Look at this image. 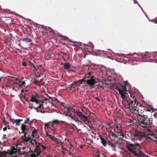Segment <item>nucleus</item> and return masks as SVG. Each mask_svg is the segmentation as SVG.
Masks as SVG:
<instances>
[{
  "instance_id": "nucleus-5",
  "label": "nucleus",
  "mask_w": 157,
  "mask_h": 157,
  "mask_svg": "<svg viewBox=\"0 0 157 157\" xmlns=\"http://www.w3.org/2000/svg\"><path fill=\"white\" fill-rule=\"evenodd\" d=\"M128 103V104L127 107V109L130 111H134L136 110V108L138 105L136 100H135L134 101H131Z\"/></svg>"
},
{
  "instance_id": "nucleus-24",
  "label": "nucleus",
  "mask_w": 157,
  "mask_h": 157,
  "mask_svg": "<svg viewBox=\"0 0 157 157\" xmlns=\"http://www.w3.org/2000/svg\"><path fill=\"white\" fill-rule=\"evenodd\" d=\"M68 39L66 37H63L62 39L60 40V42L63 44H64L66 43V42L68 41Z\"/></svg>"
},
{
  "instance_id": "nucleus-17",
  "label": "nucleus",
  "mask_w": 157,
  "mask_h": 157,
  "mask_svg": "<svg viewBox=\"0 0 157 157\" xmlns=\"http://www.w3.org/2000/svg\"><path fill=\"white\" fill-rule=\"evenodd\" d=\"M102 144L104 147L106 146L107 142L105 139L101 136H100Z\"/></svg>"
},
{
  "instance_id": "nucleus-59",
  "label": "nucleus",
  "mask_w": 157,
  "mask_h": 157,
  "mask_svg": "<svg viewBox=\"0 0 157 157\" xmlns=\"http://www.w3.org/2000/svg\"><path fill=\"white\" fill-rule=\"evenodd\" d=\"M38 83V80H35L34 82V83L35 84L37 85Z\"/></svg>"
},
{
  "instance_id": "nucleus-43",
  "label": "nucleus",
  "mask_w": 157,
  "mask_h": 157,
  "mask_svg": "<svg viewBox=\"0 0 157 157\" xmlns=\"http://www.w3.org/2000/svg\"><path fill=\"white\" fill-rule=\"evenodd\" d=\"M98 157H107L104 154H100L98 155Z\"/></svg>"
},
{
  "instance_id": "nucleus-1",
  "label": "nucleus",
  "mask_w": 157,
  "mask_h": 157,
  "mask_svg": "<svg viewBox=\"0 0 157 157\" xmlns=\"http://www.w3.org/2000/svg\"><path fill=\"white\" fill-rule=\"evenodd\" d=\"M124 83V85H122L120 83H114L113 85V87L114 89L119 91V93L123 99H126L127 101H128L129 100H128V95L127 93L128 91L127 90L126 85L129 83L127 81L125 82Z\"/></svg>"
},
{
  "instance_id": "nucleus-63",
  "label": "nucleus",
  "mask_w": 157,
  "mask_h": 157,
  "mask_svg": "<svg viewBox=\"0 0 157 157\" xmlns=\"http://www.w3.org/2000/svg\"><path fill=\"white\" fill-rule=\"evenodd\" d=\"M33 122L32 121H30L29 123V124L30 125H31L33 123Z\"/></svg>"
},
{
  "instance_id": "nucleus-49",
  "label": "nucleus",
  "mask_w": 157,
  "mask_h": 157,
  "mask_svg": "<svg viewBox=\"0 0 157 157\" xmlns=\"http://www.w3.org/2000/svg\"><path fill=\"white\" fill-rule=\"evenodd\" d=\"M151 108L152 109V113H153V112H154L155 111H156V115H157V109H154V108H152L151 107Z\"/></svg>"
},
{
  "instance_id": "nucleus-16",
  "label": "nucleus",
  "mask_w": 157,
  "mask_h": 157,
  "mask_svg": "<svg viewBox=\"0 0 157 157\" xmlns=\"http://www.w3.org/2000/svg\"><path fill=\"white\" fill-rule=\"evenodd\" d=\"M71 67V64L68 63H65L64 64V68L65 69H68Z\"/></svg>"
},
{
  "instance_id": "nucleus-54",
  "label": "nucleus",
  "mask_w": 157,
  "mask_h": 157,
  "mask_svg": "<svg viewBox=\"0 0 157 157\" xmlns=\"http://www.w3.org/2000/svg\"><path fill=\"white\" fill-rule=\"evenodd\" d=\"M106 124L107 127H109L110 128H112V129L113 128H112V127L110 126L111 124L109 123H107Z\"/></svg>"
},
{
  "instance_id": "nucleus-14",
  "label": "nucleus",
  "mask_w": 157,
  "mask_h": 157,
  "mask_svg": "<svg viewBox=\"0 0 157 157\" xmlns=\"http://www.w3.org/2000/svg\"><path fill=\"white\" fill-rule=\"evenodd\" d=\"M13 79L12 80L13 81H15V83L17 85H18L20 87V85H21V81L19 80V79H17L15 77H11Z\"/></svg>"
},
{
  "instance_id": "nucleus-39",
  "label": "nucleus",
  "mask_w": 157,
  "mask_h": 157,
  "mask_svg": "<svg viewBox=\"0 0 157 157\" xmlns=\"http://www.w3.org/2000/svg\"><path fill=\"white\" fill-rule=\"evenodd\" d=\"M67 114H66L65 116L71 117L72 119L74 117L73 116L72 114L71 113H67Z\"/></svg>"
},
{
  "instance_id": "nucleus-62",
  "label": "nucleus",
  "mask_w": 157,
  "mask_h": 157,
  "mask_svg": "<svg viewBox=\"0 0 157 157\" xmlns=\"http://www.w3.org/2000/svg\"><path fill=\"white\" fill-rule=\"evenodd\" d=\"M72 88H73V87H72L71 85L69 86V87H68V88L70 90H71Z\"/></svg>"
},
{
  "instance_id": "nucleus-55",
  "label": "nucleus",
  "mask_w": 157,
  "mask_h": 157,
  "mask_svg": "<svg viewBox=\"0 0 157 157\" xmlns=\"http://www.w3.org/2000/svg\"><path fill=\"white\" fill-rule=\"evenodd\" d=\"M4 155V153L0 151V157H3Z\"/></svg>"
},
{
  "instance_id": "nucleus-58",
  "label": "nucleus",
  "mask_w": 157,
  "mask_h": 157,
  "mask_svg": "<svg viewBox=\"0 0 157 157\" xmlns=\"http://www.w3.org/2000/svg\"><path fill=\"white\" fill-rule=\"evenodd\" d=\"M27 137L26 136V135H24V136H22V139H23V140H24V138H26L27 137Z\"/></svg>"
},
{
  "instance_id": "nucleus-33",
  "label": "nucleus",
  "mask_w": 157,
  "mask_h": 157,
  "mask_svg": "<svg viewBox=\"0 0 157 157\" xmlns=\"http://www.w3.org/2000/svg\"><path fill=\"white\" fill-rule=\"evenodd\" d=\"M32 139L30 137H28L26 138H24L23 141L26 142H30L31 140Z\"/></svg>"
},
{
  "instance_id": "nucleus-37",
  "label": "nucleus",
  "mask_w": 157,
  "mask_h": 157,
  "mask_svg": "<svg viewBox=\"0 0 157 157\" xmlns=\"http://www.w3.org/2000/svg\"><path fill=\"white\" fill-rule=\"evenodd\" d=\"M12 148H15V150H17V151H20L21 148L18 147V145H16L14 147H13Z\"/></svg>"
},
{
  "instance_id": "nucleus-36",
  "label": "nucleus",
  "mask_w": 157,
  "mask_h": 157,
  "mask_svg": "<svg viewBox=\"0 0 157 157\" xmlns=\"http://www.w3.org/2000/svg\"><path fill=\"white\" fill-rule=\"evenodd\" d=\"M97 53L98 54L103 55L105 54V52L104 51L98 50L97 52Z\"/></svg>"
},
{
  "instance_id": "nucleus-38",
  "label": "nucleus",
  "mask_w": 157,
  "mask_h": 157,
  "mask_svg": "<svg viewBox=\"0 0 157 157\" xmlns=\"http://www.w3.org/2000/svg\"><path fill=\"white\" fill-rule=\"evenodd\" d=\"M151 107L154 108L151 105H148V111L151 112L152 113V109H151Z\"/></svg>"
},
{
  "instance_id": "nucleus-23",
  "label": "nucleus",
  "mask_w": 157,
  "mask_h": 157,
  "mask_svg": "<svg viewBox=\"0 0 157 157\" xmlns=\"http://www.w3.org/2000/svg\"><path fill=\"white\" fill-rule=\"evenodd\" d=\"M140 107L141 109H140L138 108V109L139 110L140 109L141 112V113H143L144 112V111L145 110V109H147V106H144L143 105H140Z\"/></svg>"
},
{
  "instance_id": "nucleus-20",
  "label": "nucleus",
  "mask_w": 157,
  "mask_h": 157,
  "mask_svg": "<svg viewBox=\"0 0 157 157\" xmlns=\"http://www.w3.org/2000/svg\"><path fill=\"white\" fill-rule=\"evenodd\" d=\"M51 140L57 144H59L60 143V140L58 138H56L53 136L51 138Z\"/></svg>"
},
{
  "instance_id": "nucleus-6",
  "label": "nucleus",
  "mask_w": 157,
  "mask_h": 157,
  "mask_svg": "<svg viewBox=\"0 0 157 157\" xmlns=\"http://www.w3.org/2000/svg\"><path fill=\"white\" fill-rule=\"evenodd\" d=\"M134 138L136 139L139 140L144 138H145L146 139H147V136L144 132H141L138 130H136L134 134Z\"/></svg>"
},
{
  "instance_id": "nucleus-26",
  "label": "nucleus",
  "mask_w": 157,
  "mask_h": 157,
  "mask_svg": "<svg viewBox=\"0 0 157 157\" xmlns=\"http://www.w3.org/2000/svg\"><path fill=\"white\" fill-rule=\"evenodd\" d=\"M50 99L52 100V101H55L56 103H60V101H59L57 98H52L50 96H48Z\"/></svg>"
},
{
  "instance_id": "nucleus-22",
  "label": "nucleus",
  "mask_w": 157,
  "mask_h": 157,
  "mask_svg": "<svg viewBox=\"0 0 157 157\" xmlns=\"http://www.w3.org/2000/svg\"><path fill=\"white\" fill-rule=\"evenodd\" d=\"M140 57H139L141 59V60L143 62H147L146 55L145 54H143L140 55Z\"/></svg>"
},
{
  "instance_id": "nucleus-18",
  "label": "nucleus",
  "mask_w": 157,
  "mask_h": 157,
  "mask_svg": "<svg viewBox=\"0 0 157 157\" xmlns=\"http://www.w3.org/2000/svg\"><path fill=\"white\" fill-rule=\"evenodd\" d=\"M82 43H81L80 42H71V44L72 45H73L74 46L77 47L78 46V45H80L82 46Z\"/></svg>"
},
{
  "instance_id": "nucleus-31",
  "label": "nucleus",
  "mask_w": 157,
  "mask_h": 157,
  "mask_svg": "<svg viewBox=\"0 0 157 157\" xmlns=\"http://www.w3.org/2000/svg\"><path fill=\"white\" fill-rule=\"evenodd\" d=\"M18 151L17 150H15V148H12V150L10 151V154L11 155L16 154Z\"/></svg>"
},
{
  "instance_id": "nucleus-9",
  "label": "nucleus",
  "mask_w": 157,
  "mask_h": 157,
  "mask_svg": "<svg viewBox=\"0 0 157 157\" xmlns=\"http://www.w3.org/2000/svg\"><path fill=\"white\" fill-rule=\"evenodd\" d=\"M36 147L35 149V152L37 153V155H39L41 153V150L40 147L42 146V144L38 143L37 145H36Z\"/></svg>"
},
{
  "instance_id": "nucleus-28",
  "label": "nucleus",
  "mask_w": 157,
  "mask_h": 157,
  "mask_svg": "<svg viewBox=\"0 0 157 157\" xmlns=\"http://www.w3.org/2000/svg\"><path fill=\"white\" fill-rule=\"evenodd\" d=\"M72 119L74 120L77 123H80L81 124H83L82 121L81 120H80L77 117H74Z\"/></svg>"
},
{
  "instance_id": "nucleus-44",
  "label": "nucleus",
  "mask_w": 157,
  "mask_h": 157,
  "mask_svg": "<svg viewBox=\"0 0 157 157\" xmlns=\"http://www.w3.org/2000/svg\"><path fill=\"white\" fill-rule=\"evenodd\" d=\"M25 81L23 82L22 83L21 82L20 85V87H23L25 86Z\"/></svg>"
},
{
  "instance_id": "nucleus-32",
  "label": "nucleus",
  "mask_w": 157,
  "mask_h": 157,
  "mask_svg": "<svg viewBox=\"0 0 157 157\" xmlns=\"http://www.w3.org/2000/svg\"><path fill=\"white\" fill-rule=\"evenodd\" d=\"M76 82H78V84H77L78 85H80L82 83H86L85 82V80H84L83 79L76 81Z\"/></svg>"
},
{
  "instance_id": "nucleus-57",
  "label": "nucleus",
  "mask_w": 157,
  "mask_h": 157,
  "mask_svg": "<svg viewBox=\"0 0 157 157\" xmlns=\"http://www.w3.org/2000/svg\"><path fill=\"white\" fill-rule=\"evenodd\" d=\"M71 111H72V112H74L75 113V112H76V111L74 109L71 107Z\"/></svg>"
},
{
  "instance_id": "nucleus-25",
  "label": "nucleus",
  "mask_w": 157,
  "mask_h": 157,
  "mask_svg": "<svg viewBox=\"0 0 157 157\" xmlns=\"http://www.w3.org/2000/svg\"><path fill=\"white\" fill-rule=\"evenodd\" d=\"M119 144V142L118 141L115 142L113 144H110L109 145L113 148L115 149L116 147L117 146V145Z\"/></svg>"
},
{
  "instance_id": "nucleus-45",
  "label": "nucleus",
  "mask_w": 157,
  "mask_h": 157,
  "mask_svg": "<svg viewBox=\"0 0 157 157\" xmlns=\"http://www.w3.org/2000/svg\"><path fill=\"white\" fill-rule=\"evenodd\" d=\"M111 135L112 136L114 137L115 138H117L118 136H117L115 133H114L113 132H112L111 133Z\"/></svg>"
},
{
  "instance_id": "nucleus-41",
  "label": "nucleus",
  "mask_w": 157,
  "mask_h": 157,
  "mask_svg": "<svg viewBox=\"0 0 157 157\" xmlns=\"http://www.w3.org/2000/svg\"><path fill=\"white\" fill-rule=\"evenodd\" d=\"M3 123L6 126L7 125L9 124V123L6 121L5 118H4L3 119Z\"/></svg>"
},
{
  "instance_id": "nucleus-48",
  "label": "nucleus",
  "mask_w": 157,
  "mask_h": 157,
  "mask_svg": "<svg viewBox=\"0 0 157 157\" xmlns=\"http://www.w3.org/2000/svg\"><path fill=\"white\" fill-rule=\"evenodd\" d=\"M46 136H48V137H49V138H50L51 139V138H52V136H52V135H50V134H48L47 133V132H46Z\"/></svg>"
},
{
  "instance_id": "nucleus-21",
  "label": "nucleus",
  "mask_w": 157,
  "mask_h": 157,
  "mask_svg": "<svg viewBox=\"0 0 157 157\" xmlns=\"http://www.w3.org/2000/svg\"><path fill=\"white\" fill-rule=\"evenodd\" d=\"M46 29L47 31H50V32L51 33V35L53 36L55 35V31L51 27H48V28H46Z\"/></svg>"
},
{
  "instance_id": "nucleus-3",
  "label": "nucleus",
  "mask_w": 157,
  "mask_h": 157,
  "mask_svg": "<svg viewBox=\"0 0 157 157\" xmlns=\"http://www.w3.org/2000/svg\"><path fill=\"white\" fill-rule=\"evenodd\" d=\"M92 75L91 72H89L85 75L83 78L85 82L89 86L90 89L94 88V85L97 83L95 79L94 78V76Z\"/></svg>"
},
{
  "instance_id": "nucleus-56",
  "label": "nucleus",
  "mask_w": 157,
  "mask_h": 157,
  "mask_svg": "<svg viewBox=\"0 0 157 157\" xmlns=\"http://www.w3.org/2000/svg\"><path fill=\"white\" fill-rule=\"evenodd\" d=\"M22 65L23 66H26L27 65L25 62H23L22 63Z\"/></svg>"
},
{
  "instance_id": "nucleus-51",
  "label": "nucleus",
  "mask_w": 157,
  "mask_h": 157,
  "mask_svg": "<svg viewBox=\"0 0 157 157\" xmlns=\"http://www.w3.org/2000/svg\"><path fill=\"white\" fill-rule=\"evenodd\" d=\"M43 105V104H40L39 106L38 107L39 109L44 108Z\"/></svg>"
},
{
  "instance_id": "nucleus-27",
  "label": "nucleus",
  "mask_w": 157,
  "mask_h": 157,
  "mask_svg": "<svg viewBox=\"0 0 157 157\" xmlns=\"http://www.w3.org/2000/svg\"><path fill=\"white\" fill-rule=\"evenodd\" d=\"M28 129L27 128L26 126L24 124H23L21 126V129L22 131V132H25V131L27 130Z\"/></svg>"
},
{
  "instance_id": "nucleus-12",
  "label": "nucleus",
  "mask_w": 157,
  "mask_h": 157,
  "mask_svg": "<svg viewBox=\"0 0 157 157\" xmlns=\"http://www.w3.org/2000/svg\"><path fill=\"white\" fill-rule=\"evenodd\" d=\"M59 122V121L57 120H54L51 123L50 125L53 127L54 129H55Z\"/></svg>"
},
{
  "instance_id": "nucleus-34",
  "label": "nucleus",
  "mask_w": 157,
  "mask_h": 157,
  "mask_svg": "<svg viewBox=\"0 0 157 157\" xmlns=\"http://www.w3.org/2000/svg\"><path fill=\"white\" fill-rule=\"evenodd\" d=\"M71 111V107H69L68 109H67L66 110H65L64 112V114L66 115V114H68Z\"/></svg>"
},
{
  "instance_id": "nucleus-50",
  "label": "nucleus",
  "mask_w": 157,
  "mask_h": 157,
  "mask_svg": "<svg viewBox=\"0 0 157 157\" xmlns=\"http://www.w3.org/2000/svg\"><path fill=\"white\" fill-rule=\"evenodd\" d=\"M60 103L61 104V105L63 107L64 106H65L67 105L64 102H60Z\"/></svg>"
},
{
  "instance_id": "nucleus-47",
  "label": "nucleus",
  "mask_w": 157,
  "mask_h": 157,
  "mask_svg": "<svg viewBox=\"0 0 157 157\" xmlns=\"http://www.w3.org/2000/svg\"><path fill=\"white\" fill-rule=\"evenodd\" d=\"M50 123H51L50 122L49 123H45V126L46 128H49V125H50Z\"/></svg>"
},
{
  "instance_id": "nucleus-30",
  "label": "nucleus",
  "mask_w": 157,
  "mask_h": 157,
  "mask_svg": "<svg viewBox=\"0 0 157 157\" xmlns=\"http://www.w3.org/2000/svg\"><path fill=\"white\" fill-rule=\"evenodd\" d=\"M22 121V119H16L14 120V122L16 124L17 126H18L20 125V123Z\"/></svg>"
},
{
  "instance_id": "nucleus-11",
  "label": "nucleus",
  "mask_w": 157,
  "mask_h": 157,
  "mask_svg": "<svg viewBox=\"0 0 157 157\" xmlns=\"http://www.w3.org/2000/svg\"><path fill=\"white\" fill-rule=\"evenodd\" d=\"M156 135L155 134L152 133V134H148V140L150 139L151 140L154 142H156L157 140V138L155 137Z\"/></svg>"
},
{
  "instance_id": "nucleus-8",
  "label": "nucleus",
  "mask_w": 157,
  "mask_h": 157,
  "mask_svg": "<svg viewBox=\"0 0 157 157\" xmlns=\"http://www.w3.org/2000/svg\"><path fill=\"white\" fill-rule=\"evenodd\" d=\"M146 120V119H144L142 118L141 121H139V124L144 128L147 129V122Z\"/></svg>"
},
{
  "instance_id": "nucleus-42",
  "label": "nucleus",
  "mask_w": 157,
  "mask_h": 157,
  "mask_svg": "<svg viewBox=\"0 0 157 157\" xmlns=\"http://www.w3.org/2000/svg\"><path fill=\"white\" fill-rule=\"evenodd\" d=\"M69 107L68 106V105H67L65 106H64L63 108H62V110L63 111V112H64L65 110L67 109H68L69 108Z\"/></svg>"
},
{
  "instance_id": "nucleus-2",
  "label": "nucleus",
  "mask_w": 157,
  "mask_h": 157,
  "mask_svg": "<svg viewBox=\"0 0 157 157\" xmlns=\"http://www.w3.org/2000/svg\"><path fill=\"white\" fill-rule=\"evenodd\" d=\"M139 144L136 143L134 144H129L126 146L129 151L134 154V155L137 157H147L146 154L140 150Z\"/></svg>"
},
{
  "instance_id": "nucleus-4",
  "label": "nucleus",
  "mask_w": 157,
  "mask_h": 157,
  "mask_svg": "<svg viewBox=\"0 0 157 157\" xmlns=\"http://www.w3.org/2000/svg\"><path fill=\"white\" fill-rule=\"evenodd\" d=\"M75 113L82 121L85 122L86 121L89 124L91 123V121L88 119L87 117L84 115L83 113L79 111V110H77L76 112H75Z\"/></svg>"
},
{
  "instance_id": "nucleus-15",
  "label": "nucleus",
  "mask_w": 157,
  "mask_h": 157,
  "mask_svg": "<svg viewBox=\"0 0 157 157\" xmlns=\"http://www.w3.org/2000/svg\"><path fill=\"white\" fill-rule=\"evenodd\" d=\"M114 129V132L117 134L118 135L122 136L123 134V132L121 129Z\"/></svg>"
},
{
  "instance_id": "nucleus-53",
  "label": "nucleus",
  "mask_w": 157,
  "mask_h": 157,
  "mask_svg": "<svg viewBox=\"0 0 157 157\" xmlns=\"http://www.w3.org/2000/svg\"><path fill=\"white\" fill-rule=\"evenodd\" d=\"M27 154H28V153L27 152H25V151H23L22 152V153H19V154H20L21 155H27Z\"/></svg>"
},
{
  "instance_id": "nucleus-46",
  "label": "nucleus",
  "mask_w": 157,
  "mask_h": 157,
  "mask_svg": "<svg viewBox=\"0 0 157 157\" xmlns=\"http://www.w3.org/2000/svg\"><path fill=\"white\" fill-rule=\"evenodd\" d=\"M70 68L71 69L69 71H75V70H73V69H75L76 67L71 65V68Z\"/></svg>"
},
{
  "instance_id": "nucleus-7",
  "label": "nucleus",
  "mask_w": 157,
  "mask_h": 157,
  "mask_svg": "<svg viewBox=\"0 0 157 157\" xmlns=\"http://www.w3.org/2000/svg\"><path fill=\"white\" fill-rule=\"evenodd\" d=\"M40 97V95L37 94L35 95H33L31 99L30 100V101H32L33 102H35L36 104H38L40 103V101L38 99Z\"/></svg>"
},
{
  "instance_id": "nucleus-64",
  "label": "nucleus",
  "mask_w": 157,
  "mask_h": 157,
  "mask_svg": "<svg viewBox=\"0 0 157 157\" xmlns=\"http://www.w3.org/2000/svg\"><path fill=\"white\" fill-rule=\"evenodd\" d=\"M7 129V127H6V126L4 128H3V130L4 131H6Z\"/></svg>"
},
{
  "instance_id": "nucleus-10",
  "label": "nucleus",
  "mask_w": 157,
  "mask_h": 157,
  "mask_svg": "<svg viewBox=\"0 0 157 157\" xmlns=\"http://www.w3.org/2000/svg\"><path fill=\"white\" fill-rule=\"evenodd\" d=\"M82 45L84 46L85 49L89 52H90L91 51H92L93 50L94 46L93 45L91 44V45H88L87 44L83 43Z\"/></svg>"
},
{
  "instance_id": "nucleus-60",
  "label": "nucleus",
  "mask_w": 157,
  "mask_h": 157,
  "mask_svg": "<svg viewBox=\"0 0 157 157\" xmlns=\"http://www.w3.org/2000/svg\"><path fill=\"white\" fill-rule=\"evenodd\" d=\"M95 98V99L96 100L98 101L99 102H100V100L99 98H98V97H96Z\"/></svg>"
},
{
  "instance_id": "nucleus-40",
  "label": "nucleus",
  "mask_w": 157,
  "mask_h": 157,
  "mask_svg": "<svg viewBox=\"0 0 157 157\" xmlns=\"http://www.w3.org/2000/svg\"><path fill=\"white\" fill-rule=\"evenodd\" d=\"M77 84H78V82H74L72 84H71L72 87L75 88V86L77 85Z\"/></svg>"
},
{
  "instance_id": "nucleus-13",
  "label": "nucleus",
  "mask_w": 157,
  "mask_h": 157,
  "mask_svg": "<svg viewBox=\"0 0 157 157\" xmlns=\"http://www.w3.org/2000/svg\"><path fill=\"white\" fill-rule=\"evenodd\" d=\"M32 41V40L31 39L27 37L23 39H21L19 40V41L21 42L22 41V42H25L27 43L31 42Z\"/></svg>"
},
{
  "instance_id": "nucleus-52",
  "label": "nucleus",
  "mask_w": 157,
  "mask_h": 157,
  "mask_svg": "<svg viewBox=\"0 0 157 157\" xmlns=\"http://www.w3.org/2000/svg\"><path fill=\"white\" fill-rule=\"evenodd\" d=\"M37 155L33 153L31 155V157H36Z\"/></svg>"
},
{
  "instance_id": "nucleus-61",
  "label": "nucleus",
  "mask_w": 157,
  "mask_h": 157,
  "mask_svg": "<svg viewBox=\"0 0 157 157\" xmlns=\"http://www.w3.org/2000/svg\"><path fill=\"white\" fill-rule=\"evenodd\" d=\"M114 129H121L118 126H115Z\"/></svg>"
},
{
  "instance_id": "nucleus-35",
  "label": "nucleus",
  "mask_w": 157,
  "mask_h": 157,
  "mask_svg": "<svg viewBox=\"0 0 157 157\" xmlns=\"http://www.w3.org/2000/svg\"><path fill=\"white\" fill-rule=\"evenodd\" d=\"M30 143H31V144L35 146L36 145H37V144H38L37 142H36V140L33 139H32L31 141L30 142Z\"/></svg>"
},
{
  "instance_id": "nucleus-29",
  "label": "nucleus",
  "mask_w": 157,
  "mask_h": 157,
  "mask_svg": "<svg viewBox=\"0 0 157 157\" xmlns=\"http://www.w3.org/2000/svg\"><path fill=\"white\" fill-rule=\"evenodd\" d=\"M37 130L35 129L32 131V136L33 138H34L35 136H36L37 134Z\"/></svg>"
},
{
  "instance_id": "nucleus-19",
  "label": "nucleus",
  "mask_w": 157,
  "mask_h": 157,
  "mask_svg": "<svg viewBox=\"0 0 157 157\" xmlns=\"http://www.w3.org/2000/svg\"><path fill=\"white\" fill-rule=\"evenodd\" d=\"M51 140L57 144H59L60 143V140L58 138H56L53 136L51 138Z\"/></svg>"
}]
</instances>
